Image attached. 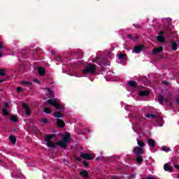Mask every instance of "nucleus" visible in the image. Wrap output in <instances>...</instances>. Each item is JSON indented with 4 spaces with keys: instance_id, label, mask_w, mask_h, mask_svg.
<instances>
[{
    "instance_id": "f257e3e1",
    "label": "nucleus",
    "mask_w": 179,
    "mask_h": 179,
    "mask_svg": "<svg viewBox=\"0 0 179 179\" xmlns=\"http://www.w3.org/2000/svg\"><path fill=\"white\" fill-rule=\"evenodd\" d=\"M69 142H71V134L66 133L63 136L62 141L56 142V145L59 146V148L65 149L67 148Z\"/></svg>"
},
{
    "instance_id": "f03ea898",
    "label": "nucleus",
    "mask_w": 179,
    "mask_h": 179,
    "mask_svg": "<svg viewBox=\"0 0 179 179\" xmlns=\"http://www.w3.org/2000/svg\"><path fill=\"white\" fill-rule=\"evenodd\" d=\"M48 103L50 106H54L56 110H64V106L59 104V101L57 99H50L48 100Z\"/></svg>"
},
{
    "instance_id": "7ed1b4c3",
    "label": "nucleus",
    "mask_w": 179,
    "mask_h": 179,
    "mask_svg": "<svg viewBox=\"0 0 179 179\" xmlns=\"http://www.w3.org/2000/svg\"><path fill=\"white\" fill-rule=\"evenodd\" d=\"M96 71V66L94 64H90L83 71L84 75H93Z\"/></svg>"
},
{
    "instance_id": "20e7f679",
    "label": "nucleus",
    "mask_w": 179,
    "mask_h": 179,
    "mask_svg": "<svg viewBox=\"0 0 179 179\" xmlns=\"http://www.w3.org/2000/svg\"><path fill=\"white\" fill-rule=\"evenodd\" d=\"M83 159H85V160H92L96 157V156L94 154H87V153H82L80 155Z\"/></svg>"
},
{
    "instance_id": "39448f33",
    "label": "nucleus",
    "mask_w": 179,
    "mask_h": 179,
    "mask_svg": "<svg viewBox=\"0 0 179 179\" xmlns=\"http://www.w3.org/2000/svg\"><path fill=\"white\" fill-rule=\"evenodd\" d=\"M144 46L142 45L136 46L134 50H132V52L134 54H139L142 50H143Z\"/></svg>"
},
{
    "instance_id": "423d86ee",
    "label": "nucleus",
    "mask_w": 179,
    "mask_h": 179,
    "mask_svg": "<svg viewBox=\"0 0 179 179\" xmlns=\"http://www.w3.org/2000/svg\"><path fill=\"white\" fill-rule=\"evenodd\" d=\"M134 153L136 156H139V155H142V153H143V148L141 147H136L134 149Z\"/></svg>"
},
{
    "instance_id": "0eeeda50",
    "label": "nucleus",
    "mask_w": 179,
    "mask_h": 179,
    "mask_svg": "<svg viewBox=\"0 0 179 179\" xmlns=\"http://www.w3.org/2000/svg\"><path fill=\"white\" fill-rule=\"evenodd\" d=\"M164 34V31H161L159 33V36L157 37V40L159 42V43H164L165 39H164V36H162Z\"/></svg>"
},
{
    "instance_id": "6e6552de",
    "label": "nucleus",
    "mask_w": 179,
    "mask_h": 179,
    "mask_svg": "<svg viewBox=\"0 0 179 179\" xmlns=\"http://www.w3.org/2000/svg\"><path fill=\"white\" fill-rule=\"evenodd\" d=\"M164 169L165 171H169V173H171V171H173V166L169 163H166L164 165Z\"/></svg>"
},
{
    "instance_id": "1a4fd4ad",
    "label": "nucleus",
    "mask_w": 179,
    "mask_h": 179,
    "mask_svg": "<svg viewBox=\"0 0 179 179\" xmlns=\"http://www.w3.org/2000/svg\"><path fill=\"white\" fill-rule=\"evenodd\" d=\"M57 124L59 128H64L65 127V122L61 119L57 120Z\"/></svg>"
},
{
    "instance_id": "9d476101",
    "label": "nucleus",
    "mask_w": 179,
    "mask_h": 179,
    "mask_svg": "<svg viewBox=\"0 0 179 179\" xmlns=\"http://www.w3.org/2000/svg\"><path fill=\"white\" fill-rule=\"evenodd\" d=\"M22 107L25 109V113L27 115H30L31 112L30 111V108L29 107V106L26 103H22Z\"/></svg>"
},
{
    "instance_id": "9b49d317",
    "label": "nucleus",
    "mask_w": 179,
    "mask_h": 179,
    "mask_svg": "<svg viewBox=\"0 0 179 179\" xmlns=\"http://www.w3.org/2000/svg\"><path fill=\"white\" fill-rule=\"evenodd\" d=\"M163 51V46H159L157 48H155L152 50L153 54H159Z\"/></svg>"
},
{
    "instance_id": "f8f14e48",
    "label": "nucleus",
    "mask_w": 179,
    "mask_h": 179,
    "mask_svg": "<svg viewBox=\"0 0 179 179\" xmlns=\"http://www.w3.org/2000/svg\"><path fill=\"white\" fill-rule=\"evenodd\" d=\"M80 176H81V177H83L84 178H87V177H89V173L87 172V171H83L80 173Z\"/></svg>"
},
{
    "instance_id": "ddd939ff",
    "label": "nucleus",
    "mask_w": 179,
    "mask_h": 179,
    "mask_svg": "<svg viewBox=\"0 0 179 179\" xmlns=\"http://www.w3.org/2000/svg\"><path fill=\"white\" fill-rule=\"evenodd\" d=\"M46 146H48L50 149H54V148H55V144L50 141H48Z\"/></svg>"
},
{
    "instance_id": "4468645a",
    "label": "nucleus",
    "mask_w": 179,
    "mask_h": 179,
    "mask_svg": "<svg viewBox=\"0 0 179 179\" xmlns=\"http://www.w3.org/2000/svg\"><path fill=\"white\" fill-rule=\"evenodd\" d=\"M53 116L56 118H62L64 117V114L59 113V112H55L53 113Z\"/></svg>"
},
{
    "instance_id": "2eb2a0df",
    "label": "nucleus",
    "mask_w": 179,
    "mask_h": 179,
    "mask_svg": "<svg viewBox=\"0 0 179 179\" xmlns=\"http://www.w3.org/2000/svg\"><path fill=\"white\" fill-rule=\"evenodd\" d=\"M38 72L39 75H41V76H42V75L45 73V69H44V68H43V67H39L38 69Z\"/></svg>"
},
{
    "instance_id": "dca6fc26",
    "label": "nucleus",
    "mask_w": 179,
    "mask_h": 179,
    "mask_svg": "<svg viewBox=\"0 0 179 179\" xmlns=\"http://www.w3.org/2000/svg\"><path fill=\"white\" fill-rule=\"evenodd\" d=\"M150 92L148 90L141 91L139 92V96H148L149 95Z\"/></svg>"
},
{
    "instance_id": "f3484780",
    "label": "nucleus",
    "mask_w": 179,
    "mask_h": 179,
    "mask_svg": "<svg viewBox=\"0 0 179 179\" xmlns=\"http://www.w3.org/2000/svg\"><path fill=\"white\" fill-rule=\"evenodd\" d=\"M55 136V134H48L45 136V141L46 142H48V141H51V139H52V138Z\"/></svg>"
},
{
    "instance_id": "a211bd4d",
    "label": "nucleus",
    "mask_w": 179,
    "mask_h": 179,
    "mask_svg": "<svg viewBox=\"0 0 179 179\" xmlns=\"http://www.w3.org/2000/svg\"><path fill=\"white\" fill-rule=\"evenodd\" d=\"M21 83H22V85H23V86L31 87L32 85L31 82H29V81H22Z\"/></svg>"
},
{
    "instance_id": "6ab92c4d",
    "label": "nucleus",
    "mask_w": 179,
    "mask_h": 179,
    "mask_svg": "<svg viewBox=\"0 0 179 179\" xmlns=\"http://www.w3.org/2000/svg\"><path fill=\"white\" fill-rule=\"evenodd\" d=\"M10 141L13 145H15V143H16V137H15V136H10Z\"/></svg>"
},
{
    "instance_id": "aec40b11",
    "label": "nucleus",
    "mask_w": 179,
    "mask_h": 179,
    "mask_svg": "<svg viewBox=\"0 0 179 179\" xmlns=\"http://www.w3.org/2000/svg\"><path fill=\"white\" fill-rule=\"evenodd\" d=\"M148 143L151 148H155V141L152 138L148 139Z\"/></svg>"
},
{
    "instance_id": "412c9836",
    "label": "nucleus",
    "mask_w": 179,
    "mask_h": 179,
    "mask_svg": "<svg viewBox=\"0 0 179 179\" xmlns=\"http://www.w3.org/2000/svg\"><path fill=\"white\" fill-rule=\"evenodd\" d=\"M137 144L138 145V148H141L143 149V146H145V143L137 139Z\"/></svg>"
},
{
    "instance_id": "4be33fe9",
    "label": "nucleus",
    "mask_w": 179,
    "mask_h": 179,
    "mask_svg": "<svg viewBox=\"0 0 179 179\" xmlns=\"http://www.w3.org/2000/svg\"><path fill=\"white\" fill-rule=\"evenodd\" d=\"M172 50L173 51L177 50V43L176 42L172 43Z\"/></svg>"
},
{
    "instance_id": "5701e85b",
    "label": "nucleus",
    "mask_w": 179,
    "mask_h": 179,
    "mask_svg": "<svg viewBox=\"0 0 179 179\" xmlns=\"http://www.w3.org/2000/svg\"><path fill=\"white\" fill-rule=\"evenodd\" d=\"M143 161V158H142V157H136V162L138 164L142 163V162Z\"/></svg>"
},
{
    "instance_id": "b1692460",
    "label": "nucleus",
    "mask_w": 179,
    "mask_h": 179,
    "mask_svg": "<svg viewBox=\"0 0 179 179\" xmlns=\"http://www.w3.org/2000/svg\"><path fill=\"white\" fill-rule=\"evenodd\" d=\"M129 85L134 87V86H136V82L135 81H129Z\"/></svg>"
},
{
    "instance_id": "393cba45",
    "label": "nucleus",
    "mask_w": 179,
    "mask_h": 179,
    "mask_svg": "<svg viewBox=\"0 0 179 179\" xmlns=\"http://www.w3.org/2000/svg\"><path fill=\"white\" fill-rule=\"evenodd\" d=\"M145 117H147V118H156V115L153 114L145 115Z\"/></svg>"
},
{
    "instance_id": "a878e982",
    "label": "nucleus",
    "mask_w": 179,
    "mask_h": 179,
    "mask_svg": "<svg viewBox=\"0 0 179 179\" xmlns=\"http://www.w3.org/2000/svg\"><path fill=\"white\" fill-rule=\"evenodd\" d=\"M44 111L46 114H51V110L48 108H45Z\"/></svg>"
},
{
    "instance_id": "bb28decb",
    "label": "nucleus",
    "mask_w": 179,
    "mask_h": 179,
    "mask_svg": "<svg viewBox=\"0 0 179 179\" xmlns=\"http://www.w3.org/2000/svg\"><path fill=\"white\" fill-rule=\"evenodd\" d=\"M6 72L5 69H0V76H4Z\"/></svg>"
},
{
    "instance_id": "cd10ccee",
    "label": "nucleus",
    "mask_w": 179,
    "mask_h": 179,
    "mask_svg": "<svg viewBox=\"0 0 179 179\" xmlns=\"http://www.w3.org/2000/svg\"><path fill=\"white\" fill-rule=\"evenodd\" d=\"M2 113H3V115H9V114L8 113V109H6V108H3L2 110Z\"/></svg>"
},
{
    "instance_id": "c85d7f7f",
    "label": "nucleus",
    "mask_w": 179,
    "mask_h": 179,
    "mask_svg": "<svg viewBox=\"0 0 179 179\" xmlns=\"http://www.w3.org/2000/svg\"><path fill=\"white\" fill-rule=\"evenodd\" d=\"M158 100H159L160 104H162V103H163V100H164L163 96L159 95Z\"/></svg>"
},
{
    "instance_id": "c756f323",
    "label": "nucleus",
    "mask_w": 179,
    "mask_h": 179,
    "mask_svg": "<svg viewBox=\"0 0 179 179\" xmlns=\"http://www.w3.org/2000/svg\"><path fill=\"white\" fill-rule=\"evenodd\" d=\"M11 121H13L14 122H16L17 121V117L16 116H12L10 117Z\"/></svg>"
},
{
    "instance_id": "7c9ffc66",
    "label": "nucleus",
    "mask_w": 179,
    "mask_h": 179,
    "mask_svg": "<svg viewBox=\"0 0 179 179\" xmlns=\"http://www.w3.org/2000/svg\"><path fill=\"white\" fill-rule=\"evenodd\" d=\"M162 150L164 152H170V149L169 148H166V147H162Z\"/></svg>"
},
{
    "instance_id": "2f4dec72",
    "label": "nucleus",
    "mask_w": 179,
    "mask_h": 179,
    "mask_svg": "<svg viewBox=\"0 0 179 179\" xmlns=\"http://www.w3.org/2000/svg\"><path fill=\"white\" fill-rule=\"evenodd\" d=\"M41 122H43V124H47V122H48V120H47V118L44 117L42 118Z\"/></svg>"
},
{
    "instance_id": "473e14b6",
    "label": "nucleus",
    "mask_w": 179,
    "mask_h": 179,
    "mask_svg": "<svg viewBox=\"0 0 179 179\" xmlns=\"http://www.w3.org/2000/svg\"><path fill=\"white\" fill-rule=\"evenodd\" d=\"M124 57H125V55H124V54H120L118 55V58H120V59L124 58Z\"/></svg>"
},
{
    "instance_id": "72a5a7b5",
    "label": "nucleus",
    "mask_w": 179,
    "mask_h": 179,
    "mask_svg": "<svg viewBox=\"0 0 179 179\" xmlns=\"http://www.w3.org/2000/svg\"><path fill=\"white\" fill-rule=\"evenodd\" d=\"M22 87H18L17 88V91L18 92V93H20V92H22Z\"/></svg>"
},
{
    "instance_id": "f704fd0d",
    "label": "nucleus",
    "mask_w": 179,
    "mask_h": 179,
    "mask_svg": "<svg viewBox=\"0 0 179 179\" xmlns=\"http://www.w3.org/2000/svg\"><path fill=\"white\" fill-rule=\"evenodd\" d=\"M83 163L85 167H87L89 166V164L86 162H83Z\"/></svg>"
},
{
    "instance_id": "c9c22d12",
    "label": "nucleus",
    "mask_w": 179,
    "mask_h": 179,
    "mask_svg": "<svg viewBox=\"0 0 179 179\" xmlns=\"http://www.w3.org/2000/svg\"><path fill=\"white\" fill-rule=\"evenodd\" d=\"M1 48H3V43L0 42V50H1Z\"/></svg>"
},
{
    "instance_id": "e433bc0d",
    "label": "nucleus",
    "mask_w": 179,
    "mask_h": 179,
    "mask_svg": "<svg viewBox=\"0 0 179 179\" xmlns=\"http://www.w3.org/2000/svg\"><path fill=\"white\" fill-rule=\"evenodd\" d=\"M4 107H6V108H8V107H9V103H4Z\"/></svg>"
},
{
    "instance_id": "4c0bfd02",
    "label": "nucleus",
    "mask_w": 179,
    "mask_h": 179,
    "mask_svg": "<svg viewBox=\"0 0 179 179\" xmlns=\"http://www.w3.org/2000/svg\"><path fill=\"white\" fill-rule=\"evenodd\" d=\"M147 179H156V178L155 177H153V176H148L147 178Z\"/></svg>"
},
{
    "instance_id": "58836bf2",
    "label": "nucleus",
    "mask_w": 179,
    "mask_h": 179,
    "mask_svg": "<svg viewBox=\"0 0 179 179\" xmlns=\"http://www.w3.org/2000/svg\"><path fill=\"white\" fill-rule=\"evenodd\" d=\"M34 82L35 83H40V80H34Z\"/></svg>"
},
{
    "instance_id": "ea45409f",
    "label": "nucleus",
    "mask_w": 179,
    "mask_h": 179,
    "mask_svg": "<svg viewBox=\"0 0 179 179\" xmlns=\"http://www.w3.org/2000/svg\"><path fill=\"white\" fill-rule=\"evenodd\" d=\"M175 169L179 170V165H174Z\"/></svg>"
},
{
    "instance_id": "a19ab883",
    "label": "nucleus",
    "mask_w": 179,
    "mask_h": 179,
    "mask_svg": "<svg viewBox=\"0 0 179 179\" xmlns=\"http://www.w3.org/2000/svg\"><path fill=\"white\" fill-rule=\"evenodd\" d=\"M164 85H168V82L167 81H163V83H162Z\"/></svg>"
},
{
    "instance_id": "79ce46f5",
    "label": "nucleus",
    "mask_w": 179,
    "mask_h": 179,
    "mask_svg": "<svg viewBox=\"0 0 179 179\" xmlns=\"http://www.w3.org/2000/svg\"><path fill=\"white\" fill-rule=\"evenodd\" d=\"M129 38H132V35H129Z\"/></svg>"
},
{
    "instance_id": "37998d69",
    "label": "nucleus",
    "mask_w": 179,
    "mask_h": 179,
    "mask_svg": "<svg viewBox=\"0 0 179 179\" xmlns=\"http://www.w3.org/2000/svg\"><path fill=\"white\" fill-rule=\"evenodd\" d=\"M2 57V52H0V57Z\"/></svg>"
},
{
    "instance_id": "c03bdc74",
    "label": "nucleus",
    "mask_w": 179,
    "mask_h": 179,
    "mask_svg": "<svg viewBox=\"0 0 179 179\" xmlns=\"http://www.w3.org/2000/svg\"><path fill=\"white\" fill-rule=\"evenodd\" d=\"M169 22H171V18H168Z\"/></svg>"
},
{
    "instance_id": "a18cd8bd",
    "label": "nucleus",
    "mask_w": 179,
    "mask_h": 179,
    "mask_svg": "<svg viewBox=\"0 0 179 179\" xmlns=\"http://www.w3.org/2000/svg\"><path fill=\"white\" fill-rule=\"evenodd\" d=\"M96 160H100V158H99V157H97V158H96Z\"/></svg>"
},
{
    "instance_id": "49530a36",
    "label": "nucleus",
    "mask_w": 179,
    "mask_h": 179,
    "mask_svg": "<svg viewBox=\"0 0 179 179\" xmlns=\"http://www.w3.org/2000/svg\"><path fill=\"white\" fill-rule=\"evenodd\" d=\"M0 82H2V80H1Z\"/></svg>"
}]
</instances>
